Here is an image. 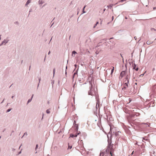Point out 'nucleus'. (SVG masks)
<instances>
[{"mask_svg": "<svg viewBox=\"0 0 156 156\" xmlns=\"http://www.w3.org/2000/svg\"><path fill=\"white\" fill-rule=\"evenodd\" d=\"M31 0H28L26 3V5H27L28 4L30 3V2H31Z\"/></svg>", "mask_w": 156, "mask_h": 156, "instance_id": "0eeeda50", "label": "nucleus"}, {"mask_svg": "<svg viewBox=\"0 0 156 156\" xmlns=\"http://www.w3.org/2000/svg\"><path fill=\"white\" fill-rule=\"evenodd\" d=\"M99 23V22H97L96 23V24H95V26H94L93 28H95V27H96V26Z\"/></svg>", "mask_w": 156, "mask_h": 156, "instance_id": "9b49d317", "label": "nucleus"}, {"mask_svg": "<svg viewBox=\"0 0 156 156\" xmlns=\"http://www.w3.org/2000/svg\"><path fill=\"white\" fill-rule=\"evenodd\" d=\"M33 95H32V98H33Z\"/></svg>", "mask_w": 156, "mask_h": 156, "instance_id": "b1692460", "label": "nucleus"}, {"mask_svg": "<svg viewBox=\"0 0 156 156\" xmlns=\"http://www.w3.org/2000/svg\"><path fill=\"white\" fill-rule=\"evenodd\" d=\"M136 71H138V68H136L135 69Z\"/></svg>", "mask_w": 156, "mask_h": 156, "instance_id": "a211bd4d", "label": "nucleus"}, {"mask_svg": "<svg viewBox=\"0 0 156 156\" xmlns=\"http://www.w3.org/2000/svg\"><path fill=\"white\" fill-rule=\"evenodd\" d=\"M46 112L48 114H49L50 113V111L49 109H48L46 111Z\"/></svg>", "mask_w": 156, "mask_h": 156, "instance_id": "9d476101", "label": "nucleus"}, {"mask_svg": "<svg viewBox=\"0 0 156 156\" xmlns=\"http://www.w3.org/2000/svg\"><path fill=\"white\" fill-rule=\"evenodd\" d=\"M133 151L132 152V154H131V155H132L133 154Z\"/></svg>", "mask_w": 156, "mask_h": 156, "instance_id": "4be33fe9", "label": "nucleus"}, {"mask_svg": "<svg viewBox=\"0 0 156 156\" xmlns=\"http://www.w3.org/2000/svg\"><path fill=\"white\" fill-rule=\"evenodd\" d=\"M104 11H105V9H104Z\"/></svg>", "mask_w": 156, "mask_h": 156, "instance_id": "393cba45", "label": "nucleus"}, {"mask_svg": "<svg viewBox=\"0 0 156 156\" xmlns=\"http://www.w3.org/2000/svg\"><path fill=\"white\" fill-rule=\"evenodd\" d=\"M153 43V41H148L146 43L147 44H152Z\"/></svg>", "mask_w": 156, "mask_h": 156, "instance_id": "39448f33", "label": "nucleus"}, {"mask_svg": "<svg viewBox=\"0 0 156 156\" xmlns=\"http://www.w3.org/2000/svg\"><path fill=\"white\" fill-rule=\"evenodd\" d=\"M12 98H13V96H12Z\"/></svg>", "mask_w": 156, "mask_h": 156, "instance_id": "a878e982", "label": "nucleus"}, {"mask_svg": "<svg viewBox=\"0 0 156 156\" xmlns=\"http://www.w3.org/2000/svg\"><path fill=\"white\" fill-rule=\"evenodd\" d=\"M11 110V109H9L7 110V112H9Z\"/></svg>", "mask_w": 156, "mask_h": 156, "instance_id": "dca6fc26", "label": "nucleus"}, {"mask_svg": "<svg viewBox=\"0 0 156 156\" xmlns=\"http://www.w3.org/2000/svg\"><path fill=\"white\" fill-rule=\"evenodd\" d=\"M126 74V72L125 71H122L121 72L120 74V76L122 78Z\"/></svg>", "mask_w": 156, "mask_h": 156, "instance_id": "7ed1b4c3", "label": "nucleus"}, {"mask_svg": "<svg viewBox=\"0 0 156 156\" xmlns=\"http://www.w3.org/2000/svg\"><path fill=\"white\" fill-rule=\"evenodd\" d=\"M108 144L106 147V150L104 152H101L100 154V156H104L105 154H109L111 156H113L114 151V149L113 148V144H112L111 141L108 140Z\"/></svg>", "mask_w": 156, "mask_h": 156, "instance_id": "f257e3e1", "label": "nucleus"}, {"mask_svg": "<svg viewBox=\"0 0 156 156\" xmlns=\"http://www.w3.org/2000/svg\"><path fill=\"white\" fill-rule=\"evenodd\" d=\"M86 6V5H85V6H84V7H83V13H85V12L84 11V9H85V8Z\"/></svg>", "mask_w": 156, "mask_h": 156, "instance_id": "ddd939ff", "label": "nucleus"}, {"mask_svg": "<svg viewBox=\"0 0 156 156\" xmlns=\"http://www.w3.org/2000/svg\"><path fill=\"white\" fill-rule=\"evenodd\" d=\"M88 94H89L91 95H93V94L91 91V89L89 91Z\"/></svg>", "mask_w": 156, "mask_h": 156, "instance_id": "423d86ee", "label": "nucleus"}, {"mask_svg": "<svg viewBox=\"0 0 156 156\" xmlns=\"http://www.w3.org/2000/svg\"><path fill=\"white\" fill-rule=\"evenodd\" d=\"M50 53V51H49V52H48V54H49Z\"/></svg>", "mask_w": 156, "mask_h": 156, "instance_id": "5701e85b", "label": "nucleus"}, {"mask_svg": "<svg viewBox=\"0 0 156 156\" xmlns=\"http://www.w3.org/2000/svg\"><path fill=\"white\" fill-rule=\"evenodd\" d=\"M127 82L125 83L123 85V87L122 88V89L123 90L124 89H126L128 87V84H129V81L128 79H127Z\"/></svg>", "mask_w": 156, "mask_h": 156, "instance_id": "f03ea898", "label": "nucleus"}, {"mask_svg": "<svg viewBox=\"0 0 156 156\" xmlns=\"http://www.w3.org/2000/svg\"><path fill=\"white\" fill-rule=\"evenodd\" d=\"M76 53V52L74 51H73L72 52L73 54H75Z\"/></svg>", "mask_w": 156, "mask_h": 156, "instance_id": "2eb2a0df", "label": "nucleus"}, {"mask_svg": "<svg viewBox=\"0 0 156 156\" xmlns=\"http://www.w3.org/2000/svg\"><path fill=\"white\" fill-rule=\"evenodd\" d=\"M79 133L77 134H70V137L73 138L74 137H76Z\"/></svg>", "mask_w": 156, "mask_h": 156, "instance_id": "20e7f679", "label": "nucleus"}, {"mask_svg": "<svg viewBox=\"0 0 156 156\" xmlns=\"http://www.w3.org/2000/svg\"><path fill=\"white\" fill-rule=\"evenodd\" d=\"M4 43L5 44V41H2V44H3Z\"/></svg>", "mask_w": 156, "mask_h": 156, "instance_id": "6ab92c4d", "label": "nucleus"}, {"mask_svg": "<svg viewBox=\"0 0 156 156\" xmlns=\"http://www.w3.org/2000/svg\"><path fill=\"white\" fill-rule=\"evenodd\" d=\"M37 147H38V145H37L36 146V148H37Z\"/></svg>", "mask_w": 156, "mask_h": 156, "instance_id": "412c9836", "label": "nucleus"}, {"mask_svg": "<svg viewBox=\"0 0 156 156\" xmlns=\"http://www.w3.org/2000/svg\"><path fill=\"white\" fill-rule=\"evenodd\" d=\"M72 147V146H70L69 145V144H68V149H71Z\"/></svg>", "mask_w": 156, "mask_h": 156, "instance_id": "6e6552de", "label": "nucleus"}, {"mask_svg": "<svg viewBox=\"0 0 156 156\" xmlns=\"http://www.w3.org/2000/svg\"><path fill=\"white\" fill-rule=\"evenodd\" d=\"M31 99H29L27 101V103H29V102H30L31 100Z\"/></svg>", "mask_w": 156, "mask_h": 156, "instance_id": "4468645a", "label": "nucleus"}, {"mask_svg": "<svg viewBox=\"0 0 156 156\" xmlns=\"http://www.w3.org/2000/svg\"><path fill=\"white\" fill-rule=\"evenodd\" d=\"M136 67V65L135 64H134V66L133 67V69H135Z\"/></svg>", "mask_w": 156, "mask_h": 156, "instance_id": "f3484780", "label": "nucleus"}, {"mask_svg": "<svg viewBox=\"0 0 156 156\" xmlns=\"http://www.w3.org/2000/svg\"><path fill=\"white\" fill-rule=\"evenodd\" d=\"M112 5H108V8H110V9H111L112 8Z\"/></svg>", "mask_w": 156, "mask_h": 156, "instance_id": "1a4fd4ad", "label": "nucleus"}, {"mask_svg": "<svg viewBox=\"0 0 156 156\" xmlns=\"http://www.w3.org/2000/svg\"><path fill=\"white\" fill-rule=\"evenodd\" d=\"M114 67H113V69H112L111 74H112L113 73V72L114 70Z\"/></svg>", "mask_w": 156, "mask_h": 156, "instance_id": "f8f14e48", "label": "nucleus"}, {"mask_svg": "<svg viewBox=\"0 0 156 156\" xmlns=\"http://www.w3.org/2000/svg\"><path fill=\"white\" fill-rule=\"evenodd\" d=\"M55 69H54V70H53V74H54L55 73Z\"/></svg>", "mask_w": 156, "mask_h": 156, "instance_id": "aec40b11", "label": "nucleus"}]
</instances>
